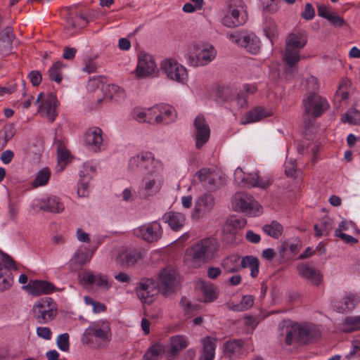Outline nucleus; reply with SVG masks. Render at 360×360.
Returning <instances> with one entry per match:
<instances>
[{
    "instance_id": "obj_5",
    "label": "nucleus",
    "mask_w": 360,
    "mask_h": 360,
    "mask_svg": "<svg viewBox=\"0 0 360 360\" xmlns=\"http://www.w3.org/2000/svg\"><path fill=\"white\" fill-rule=\"evenodd\" d=\"M58 308L55 301L49 297L38 300L33 305L32 313L37 323H48L56 316Z\"/></svg>"
},
{
    "instance_id": "obj_48",
    "label": "nucleus",
    "mask_w": 360,
    "mask_h": 360,
    "mask_svg": "<svg viewBox=\"0 0 360 360\" xmlns=\"http://www.w3.org/2000/svg\"><path fill=\"white\" fill-rule=\"evenodd\" d=\"M332 229V224L330 219H323L320 224L314 225V231L317 237L327 236Z\"/></svg>"
},
{
    "instance_id": "obj_26",
    "label": "nucleus",
    "mask_w": 360,
    "mask_h": 360,
    "mask_svg": "<svg viewBox=\"0 0 360 360\" xmlns=\"http://www.w3.org/2000/svg\"><path fill=\"white\" fill-rule=\"evenodd\" d=\"M301 50L288 46L285 44V50L283 55V60L288 69L295 68L302 57Z\"/></svg>"
},
{
    "instance_id": "obj_45",
    "label": "nucleus",
    "mask_w": 360,
    "mask_h": 360,
    "mask_svg": "<svg viewBox=\"0 0 360 360\" xmlns=\"http://www.w3.org/2000/svg\"><path fill=\"white\" fill-rule=\"evenodd\" d=\"M341 121L343 123L358 125L360 124V112L356 108H350L342 115Z\"/></svg>"
},
{
    "instance_id": "obj_17",
    "label": "nucleus",
    "mask_w": 360,
    "mask_h": 360,
    "mask_svg": "<svg viewBox=\"0 0 360 360\" xmlns=\"http://www.w3.org/2000/svg\"><path fill=\"white\" fill-rule=\"evenodd\" d=\"M31 207L34 210L54 213L62 212L65 209L63 203L54 195L46 198H36L32 201Z\"/></svg>"
},
{
    "instance_id": "obj_42",
    "label": "nucleus",
    "mask_w": 360,
    "mask_h": 360,
    "mask_svg": "<svg viewBox=\"0 0 360 360\" xmlns=\"http://www.w3.org/2000/svg\"><path fill=\"white\" fill-rule=\"evenodd\" d=\"M300 250L299 242L292 243L285 241L282 243L280 252L283 257L290 258L295 256Z\"/></svg>"
},
{
    "instance_id": "obj_53",
    "label": "nucleus",
    "mask_w": 360,
    "mask_h": 360,
    "mask_svg": "<svg viewBox=\"0 0 360 360\" xmlns=\"http://www.w3.org/2000/svg\"><path fill=\"white\" fill-rule=\"evenodd\" d=\"M84 302L86 305L92 306L93 312L95 314H98L106 310V306L103 303L96 302L89 296H84Z\"/></svg>"
},
{
    "instance_id": "obj_37",
    "label": "nucleus",
    "mask_w": 360,
    "mask_h": 360,
    "mask_svg": "<svg viewBox=\"0 0 360 360\" xmlns=\"http://www.w3.org/2000/svg\"><path fill=\"white\" fill-rule=\"evenodd\" d=\"M139 258L136 252L129 250H122L116 258L117 262L124 266H130L134 265Z\"/></svg>"
},
{
    "instance_id": "obj_19",
    "label": "nucleus",
    "mask_w": 360,
    "mask_h": 360,
    "mask_svg": "<svg viewBox=\"0 0 360 360\" xmlns=\"http://www.w3.org/2000/svg\"><path fill=\"white\" fill-rule=\"evenodd\" d=\"M27 292L32 296L49 295L53 292L56 286L51 282L43 280H31L23 287Z\"/></svg>"
},
{
    "instance_id": "obj_38",
    "label": "nucleus",
    "mask_w": 360,
    "mask_h": 360,
    "mask_svg": "<svg viewBox=\"0 0 360 360\" xmlns=\"http://www.w3.org/2000/svg\"><path fill=\"white\" fill-rule=\"evenodd\" d=\"M259 262L257 257L252 256H245L241 259L240 266L242 268H249L250 269V275L252 278H255L259 274Z\"/></svg>"
},
{
    "instance_id": "obj_21",
    "label": "nucleus",
    "mask_w": 360,
    "mask_h": 360,
    "mask_svg": "<svg viewBox=\"0 0 360 360\" xmlns=\"http://www.w3.org/2000/svg\"><path fill=\"white\" fill-rule=\"evenodd\" d=\"M189 345L188 338L181 335H176L169 338V348L165 356L167 360H174L179 353Z\"/></svg>"
},
{
    "instance_id": "obj_40",
    "label": "nucleus",
    "mask_w": 360,
    "mask_h": 360,
    "mask_svg": "<svg viewBox=\"0 0 360 360\" xmlns=\"http://www.w3.org/2000/svg\"><path fill=\"white\" fill-rule=\"evenodd\" d=\"M357 304V300L354 295H349L344 297L339 302L337 307L338 311L345 313L350 311L354 309Z\"/></svg>"
},
{
    "instance_id": "obj_8",
    "label": "nucleus",
    "mask_w": 360,
    "mask_h": 360,
    "mask_svg": "<svg viewBox=\"0 0 360 360\" xmlns=\"http://www.w3.org/2000/svg\"><path fill=\"white\" fill-rule=\"evenodd\" d=\"M160 67L168 79L182 84L188 81L186 68L177 60L165 58L162 61Z\"/></svg>"
},
{
    "instance_id": "obj_55",
    "label": "nucleus",
    "mask_w": 360,
    "mask_h": 360,
    "mask_svg": "<svg viewBox=\"0 0 360 360\" xmlns=\"http://www.w3.org/2000/svg\"><path fill=\"white\" fill-rule=\"evenodd\" d=\"M89 181L86 178H81L78 184L77 195L79 197L84 198L89 195Z\"/></svg>"
},
{
    "instance_id": "obj_60",
    "label": "nucleus",
    "mask_w": 360,
    "mask_h": 360,
    "mask_svg": "<svg viewBox=\"0 0 360 360\" xmlns=\"http://www.w3.org/2000/svg\"><path fill=\"white\" fill-rule=\"evenodd\" d=\"M12 127L5 129L4 133L0 132V150L6 146L8 141L13 136Z\"/></svg>"
},
{
    "instance_id": "obj_44",
    "label": "nucleus",
    "mask_w": 360,
    "mask_h": 360,
    "mask_svg": "<svg viewBox=\"0 0 360 360\" xmlns=\"http://www.w3.org/2000/svg\"><path fill=\"white\" fill-rule=\"evenodd\" d=\"M51 177V172L47 167L40 169L36 174V177L32 182V187L37 188L47 184Z\"/></svg>"
},
{
    "instance_id": "obj_6",
    "label": "nucleus",
    "mask_w": 360,
    "mask_h": 360,
    "mask_svg": "<svg viewBox=\"0 0 360 360\" xmlns=\"http://www.w3.org/2000/svg\"><path fill=\"white\" fill-rule=\"evenodd\" d=\"M247 19L248 15L243 0H230L226 14L223 17L221 22L228 27H235L245 24Z\"/></svg>"
},
{
    "instance_id": "obj_3",
    "label": "nucleus",
    "mask_w": 360,
    "mask_h": 360,
    "mask_svg": "<svg viewBox=\"0 0 360 360\" xmlns=\"http://www.w3.org/2000/svg\"><path fill=\"white\" fill-rule=\"evenodd\" d=\"M112 333L110 323L98 320L91 323L82 335V342L87 345L104 347L111 340Z\"/></svg>"
},
{
    "instance_id": "obj_25",
    "label": "nucleus",
    "mask_w": 360,
    "mask_h": 360,
    "mask_svg": "<svg viewBox=\"0 0 360 360\" xmlns=\"http://www.w3.org/2000/svg\"><path fill=\"white\" fill-rule=\"evenodd\" d=\"M308 37L307 34L303 31H297L291 32L286 37L285 44L288 46L302 50L307 45Z\"/></svg>"
},
{
    "instance_id": "obj_18",
    "label": "nucleus",
    "mask_w": 360,
    "mask_h": 360,
    "mask_svg": "<svg viewBox=\"0 0 360 360\" xmlns=\"http://www.w3.org/2000/svg\"><path fill=\"white\" fill-rule=\"evenodd\" d=\"M235 180L238 183H243V186L247 187H259L265 188L269 186L268 181H262L259 179L257 172L250 173L245 175L241 168L238 167L234 173Z\"/></svg>"
},
{
    "instance_id": "obj_57",
    "label": "nucleus",
    "mask_w": 360,
    "mask_h": 360,
    "mask_svg": "<svg viewBox=\"0 0 360 360\" xmlns=\"http://www.w3.org/2000/svg\"><path fill=\"white\" fill-rule=\"evenodd\" d=\"M263 11L266 13H274L279 10L277 0H259Z\"/></svg>"
},
{
    "instance_id": "obj_30",
    "label": "nucleus",
    "mask_w": 360,
    "mask_h": 360,
    "mask_svg": "<svg viewBox=\"0 0 360 360\" xmlns=\"http://www.w3.org/2000/svg\"><path fill=\"white\" fill-rule=\"evenodd\" d=\"M91 257L88 253L77 250L69 261V267L72 271H77L82 269V266L89 262Z\"/></svg>"
},
{
    "instance_id": "obj_24",
    "label": "nucleus",
    "mask_w": 360,
    "mask_h": 360,
    "mask_svg": "<svg viewBox=\"0 0 360 360\" xmlns=\"http://www.w3.org/2000/svg\"><path fill=\"white\" fill-rule=\"evenodd\" d=\"M298 342L306 344L315 338L319 331L313 324H300L297 323Z\"/></svg>"
},
{
    "instance_id": "obj_1",
    "label": "nucleus",
    "mask_w": 360,
    "mask_h": 360,
    "mask_svg": "<svg viewBox=\"0 0 360 360\" xmlns=\"http://www.w3.org/2000/svg\"><path fill=\"white\" fill-rule=\"evenodd\" d=\"M128 167L133 172H139L145 175L139 193L144 196H153L162 188L163 184V162L155 159L148 151H142L132 156L129 160Z\"/></svg>"
},
{
    "instance_id": "obj_62",
    "label": "nucleus",
    "mask_w": 360,
    "mask_h": 360,
    "mask_svg": "<svg viewBox=\"0 0 360 360\" xmlns=\"http://www.w3.org/2000/svg\"><path fill=\"white\" fill-rule=\"evenodd\" d=\"M37 335L46 340H49L52 337V332L49 327L39 326L36 330Z\"/></svg>"
},
{
    "instance_id": "obj_9",
    "label": "nucleus",
    "mask_w": 360,
    "mask_h": 360,
    "mask_svg": "<svg viewBox=\"0 0 360 360\" xmlns=\"http://www.w3.org/2000/svg\"><path fill=\"white\" fill-rule=\"evenodd\" d=\"M158 68L153 57L146 52L138 54L136 67L134 71L137 79H142L150 76H156Z\"/></svg>"
},
{
    "instance_id": "obj_49",
    "label": "nucleus",
    "mask_w": 360,
    "mask_h": 360,
    "mask_svg": "<svg viewBox=\"0 0 360 360\" xmlns=\"http://www.w3.org/2000/svg\"><path fill=\"white\" fill-rule=\"evenodd\" d=\"M63 63L60 61L54 63L49 70L50 79L57 83L62 80L61 68Z\"/></svg>"
},
{
    "instance_id": "obj_34",
    "label": "nucleus",
    "mask_w": 360,
    "mask_h": 360,
    "mask_svg": "<svg viewBox=\"0 0 360 360\" xmlns=\"http://www.w3.org/2000/svg\"><path fill=\"white\" fill-rule=\"evenodd\" d=\"M200 288L203 295L205 302H212L217 299L218 293L214 284L205 281H201Z\"/></svg>"
},
{
    "instance_id": "obj_32",
    "label": "nucleus",
    "mask_w": 360,
    "mask_h": 360,
    "mask_svg": "<svg viewBox=\"0 0 360 360\" xmlns=\"http://www.w3.org/2000/svg\"><path fill=\"white\" fill-rule=\"evenodd\" d=\"M240 257L238 255H230L221 261V267L226 273H234L241 269Z\"/></svg>"
},
{
    "instance_id": "obj_39",
    "label": "nucleus",
    "mask_w": 360,
    "mask_h": 360,
    "mask_svg": "<svg viewBox=\"0 0 360 360\" xmlns=\"http://www.w3.org/2000/svg\"><path fill=\"white\" fill-rule=\"evenodd\" d=\"M13 276L11 271L0 263V291L10 288L13 284Z\"/></svg>"
},
{
    "instance_id": "obj_33",
    "label": "nucleus",
    "mask_w": 360,
    "mask_h": 360,
    "mask_svg": "<svg viewBox=\"0 0 360 360\" xmlns=\"http://www.w3.org/2000/svg\"><path fill=\"white\" fill-rule=\"evenodd\" d=\"M157 105L158 112L160 114V124H169L175 120L176 111L172 106L166 104Z\"/></svg>"
},
{
    "instance_id": "obj_43",
    "label": "nucleus",
    "mask_w": 360,
    "mask_h": 360,
    "mask_svg": "<svg viewBox=\"0 0 360 360\" xmlns=\"http://www.w3.org/2000/svg\"><path fill=\"white\" fill-rule=\"evenodd\" d=\"M165 351V346L156 342L150 346L143 355L144 360H158Z\"/></svg>"
},
{
    "instance_id": "obj_15",
    "label": "nucleus",
    "mask_w": 360,
    "mask_h": 360,
    "mask_svg": "<svg viewBox=\"0 0 360 360\" xmlns=\"http://www.w3.org/2000/svg\"><path fill=\"white\" fill-rule=\"evenodd\" d=\"M195 146L201 148L210 137V128L202 115H198L193 121Z\"/></svg>"
},
{
    "instance_id": "obj_64",
    "label": "nucleus",
    "mask_w": 360,
    "mask_h": 360,
    "mask_svg": "<svg viewBox=\"0 0 360 360\" xmlns=\"http://www.w3.org/2000/svg\"><path fill=\"white\" fill-rule=\"evenodd\" d=\"M28 78L33 86H39L41 82V75L37 70H32L28 74Z\"/></svg>"
},
{
    "instance_id": "obj_56",
    "label": "nucleus",
    "mask_w": 360,
    "mask_h": 360,
    "mask_svg": "<svg viewBox=\"0 0 360 360\" xmlns=\"http://www.w3.org/2000/svg\"><path fill=\"white\" fill-rule=\"evenodd\" d=\"M70 335L68 333L59 335L56 340V344L59 349L63 352H68L70 349Z\"/></svg>"
},
{
    "instance_id": "obj_31",
    "label": "nucleus",
    "mask_w": 360,
    "mask_h": 360,
    "mask_svg": "<svg viewBox=\"0 0 360 360\" xmlns=\"http://www.w3.org/2000/svg\"><path fill=\"white\" fill-rule=\"evenodd\" d=\"M241 45L250 53L256 54L259 51L261 42L255 34L251 33L243 37Z\"/></svg>"
},
{
    "instance_id": "obj_46",
    "label": "nucleus",
    "mask_w": 360,
    "mask_h": 360,
    "mask_svg": "<svg viewBox=\"0 0 360 360\" xmlns=\"http://www.w3.org/2000/svg\"><path fill=\"white\" fill-rule=\"evenodd\" d=\"M214 205V199L212 195L205 194L200 196L197 201L198 210L204 212L211 210Z\"/></svg>"
},
{
    "instance_id": "obj_63",
    "label": "nucleus",
    "mask_w": 360,
    "mask_h": 360,
    "mask_svg": "<svg viewBox=\"0 0 360 360\" xmlns=\"http://www.w3.org/2000/svg\"><path fill=\"white\" fill-rule=\"evenodd\" d=\"M2 262L4 264L3 266H6L8 269L11 271V269H17V266L13 259L8 255L6 253L1 254Z\"/></svg>"
},
{
    "instance_id": "obj_23",
    "label": "nucleus",
    "mask_w": 360,
    "mask_h": 360,
    "mask_svg": "<svg viewBox=\"0 0 360 360\" xmlns=\"http://www.w3.org/2000/svg\"><path fill=\"white\" fill-rule=\"evenodd\" d=\"M297 271L300 276L307 279L313 285H319L323 281V275L320 271L307 264L298 265Z\"/></svg>"
},
{
    "instance_id": "obj_27",
    "label": "nucleus",
    "mask_w": 360,
    "mask_h": 360,
    "mask_svg": "<svg viewBox=\"0 0 360 360\" xmlns=\"http://www.w3.org/2000/svg\"><path fill=\"white\" fill-rule=\"evenodd\" d=\"M243 341L240 340H228L224 344V353L230 359L238 358L243 352Z\"/></svg>"
},
{
    "instance_id": "obj_35",
    "label": "nucleus",
    "mask_w": 360,
    "mask_h": 360,
    "mask_svg": "<svg viewBox=\"0 0 360 360\" xmlns=\"http://www.w3.org/2000/svg\"><path fill=\"white\" fill-rule=\"evenodd\" d=\"M217 338L205 336L201 339L202 354L207 356H215V350L217 347Z\"/></svg>"
},
{
    "instance_id": "obj_28",
    "label": "nucleus",
    "mask_w": 360,
    "mask_h": 360,
    "mask_svg": "<svg viewBox=\"0 0 360 360\" xmlns=\"http://www.w3.org/2000/svg\"><path fill=\"white\" fill-rule=\"evenodd\" d=\"M162 219L172 230L176 231L183 227L186 221L185 216L177 212H168L164 214Z\"/></svg>"
},
{
    "instance_id": "obj_7",
    "label": "nucleus",
    "mask_w": 360,
    "mask_h": 360,
    "mask_svg": "<svg viewBox=\"0 0 360 360\" xmlns=\"http://www.w3.org/2000/svg\"><path fill=\"white\" fill-rule=\"evenodd\" d=\"M232 207L235 211L241 212L250 216H258L262 213V206L255 201L252 196L238 192L232 198Z\"/></svg>"
},
{
    "instance_id": "obj_61",
    "label": "nucleus",
    "mask_w": 360,
    "mask_h": 360,
    "mask_svg": "<svg viewBox=\"0 0 360 360\" xmlns=\"http://www.w3.org/2000/svg\"><path fill=\"white\" fill-rule=\"evenodd\" d=\"M243 311L250 309L254 304V297L252 295H246L242 297L240 302Z\"/></svg>"
},
{
    "instance_id": "obj_54",
    "label": "nucleus",
    "mask_w": 360,
    "mask_h": 360,
    "mask_svg": "<svg viewBox=\"0 0 360 360\" xmlns=\"http://www.w3.org/2000/svg\"><path fill=\"white\" fill-rule=\"evenodd\" d=\"M264 33L273 44L278 37V30L276 23L274 22H269L266 24L264 28Z\"/></svg>"
},
{
    "instance_id": "obj_11",
    "label": "nucleus",
    "mask_w": 360,
    "mask_h": 360,
    "mask_svg": "<svg viewBox=\"0 0 360 360\" xmlns=\"http://www.w3.org/2000/svg\"><path fill=\"white\" fill-rule=\"evenodd\" d=\"M136 292L142 303L152 304L159 292L157 283L150 278H142L139 283Z\"/></svg>"
},
{
    "instance_id": "obj_20",
    "label": "nucleus",
    "mask_w": 360,
    "mask_h": 360,
    "mask_svg": "<svg viewBox=\"0 0 360 360\" xmlns=\"http://www.w3.org/2000/svg\"><path fill=\"white\" fill-rule=\"evenodd\" d=\"M57 99L53 94H48L39 105V112L53 122L57 116Z\"/></svg>"
},
{
    "instance_id": "obj_10",
    "label": "nucleus",
    "mask_w": 360,
    "mask_h": 360,
    "mask_svg": "<svg viewBox=\"0 0 360 360\" xmlns=\"http://www.w3.org/2000/svg\"><path fill=\"white\" fill-rule=\"evenodd\" d=\"M303 106L308 117H319L328 108L329 104L326 98L311 94L303 100Z\"/></svg>"
},
{
    "instance_id": "obj_52",
    "label": "nucleus",
    "mask_w": 360,
    "mask_h": 360,
    "mask_svg": "<svg viewBox=\"0 0 360 360\" xmlns=\"http://www.w3.org/2000/svg\"><path fill=\"white\" fill-rule=\"evenodd\" d=\"M108 89L110 94V98L118 101L125 97L124 90L116 84H109Z\"/></svg>"
},
{
    "instance_id": "obj_4",
    "label": "nucleus",
    "mask_w": 360,
    "mask_h": 360,
    "mask_svg": "<svg viewBox=\"0 0 360 360\" xmlns=\"http://www.w3.org/2000/svg\"><path fill=\"white\" fill-rule=\"evenodd\" d=\"M217 56L214 47L209 44L195 43L186 53L188 64L193 67L205 66L211 63Z\"/></svg>"
},
{
    "instance_id": "obj_22",
    "label": "nucleus",
    "mask_w": 360,
    "mask_h": 360,
    "mask_svg": "<svg viewBox=\"0 0 360 360\" xmlns=\"http://www.w3.org/2000/svg\"><path fill=\"white\" fill-rule=\"evenodd\" d=\"M274 115V110L270 108L264 107H256L251 110L248 111L244 117L241 120L242 124H247L256 122H259L262 120L271 117Z\"/></svg>"
},
{
    "instance_id": "obj_12",
    "label": "nucleus",
    "mask_w": 360,
    "mask_h": 360,
    "mask_svg": "<svg viewBox=\"0 0 360 360\" xmlns=\"http://www.w3.org/2000/svg\"><path fill=\"white\" fill-rule=\"evenodd\" d=\"M134 234L148 243H153L161 238L162 229L160 223L154 221L134 229Z\"/></svg>"
},
{
    "instance_id": "obj_50",
    "label": "nucleus",
    "mask_w": 360,
    "mask_h": 360,
    "mask_svg": "<svg viewBox=\"0 0 360 360\" xmlns=\"http://www.w3.org/2000/svg\"><path fill=\"white\" fill-rule=\"evenodd\" d=\"M295 341L298 342L297 323L286 327V335L285 342L286 345H291Z\"/></svg>"
},
{
    "instance_id": "obj_13",
    "label": "nucleus",
    "mask_w": 360,
    "mask_h": 360,
    "mask_svg": "<svg viewBox=\"0 0 360 360\" xmlns=\"http://www.w3.org/2000/svg\"><path fill=\"white\" fill-rule=\"evenodd\" d=\"M79 282L84 286H96L103 290H108L112 286L106 275L91 271L84 272L80 277Z\"/></svg>"
},
{
    "instance_id": "obj_51",
    "label": "nucleus",
    "mask_w": 360,
    "mask_h": 360,
    "mask_svg": "<svg viewBox=\"0 0 360 360\" xmlns=\"http://www.w3.org/2000/svg\"><path fill=\"white\" fill-rule=\"evenodd\" d=\"M146 122L151 124H160V114L158 112V105L146 109Z\"/></svg>"
},
{
    "instance_id": "obj_59",
    "label": "nucleus",
    "mask_w": 360,
    "mask_h": 360,
    "mask_svg": "<svg viewBox=\"0 0 360 360\" xmlns=\"http://www.w3.org/2000/svg\"><path fill=\"white\" fill-rule=\"evenodd\" d=\"M1 39L3 42H5L8 46L11 45L15 38V34L13 33V30L7 27L4 29L0 33Z\"/></svg>"
},
{
    "instance_id": "obj_47",
    "label": "nucleus",
    "mask_w": 360,
    "mask_h": 360,
    "mask_svg": "<svg viewBox=\"0 0 360 360\" xmlns=\"http://www.w3.org/2000/svg\"><path fill=\"white\" fill-rule=\"evenodd\" d=\"M264 233L268 236L278 238L282 234L283 227L277 221H273L270 224L264 225L262 227Z\"/></svg>"
},
{
    "instance_id": "obj_2",
    "label": "nucleus",
    "mask_w": 360,
    "mask_h": 360,
    "mask_svg": "<svg viewBox=\"0 0 360 360\" xmlns=\"http://www.w3.org/2000/svg\"><path fill=\"white\" fill-rule=\"evenodd\" d=\"M219 244L214 238L201 239L188 248L184 253V264L190 269L200 268L218 256Z\"/></svg>"
},
{
    "instance_id": "obj_41",
    "label": "nucleus",
    "mask_w": 360,
    "mask_h": 360,
    "mask_svg": "<svg viewBox=\"0 0 360 360\" xmlns=\"http://www.w3.org/2000/svg\"><path fill=\"white\" fill-rule=\"evenodd\" d=\"M345 333H352L360 330V316H347L342 323Z\"/></svg>"
},
{
    "instance_id": "obj_14",
    "label": "nucleus",
    "mask_w": 360,
    "mask_h": 360,
    "mask_svg": "<svg viewBox=\"0 0 360 360\" xmlns=\"http://www.w3.org/2000/svg\"><path fill=\"white\" fill-rule=\"evenodd\" d=\"M158 278L159 285L165 296L174 291V287L179 281L178 273L171 266L162 269L158 274Z\"/></svg>"
},
{
    "instance_id": "obj_16",
    "label": "nucleus",
    "mask_w": 360,
    "mask_h": 360,
    "mask_svg": "<svg viewBox=\"0 0 360 360\" xmlns=\"http://www.w3.org/2000/svg\"><path fill=\"white\" fill-rule=\"evenodd\" d=\"M84 143L89 150L94 153L103 150L105 144L102 129L98 127L89 128L84 134Z\"/></svg>"
},
{
    "instance_id": "obj_29",
    "label": "nucleus",
    "mask_w": 360,
    "mask_h": 360,
    "mask_svg": "<svg viewBox=\"0 0 360 360\" xmlns=\"http://www.w3.org/2000/svg\"><path fill=\"white\" fill-rule=\"evenodd\" d=\"M86 24L87 21L84 17L76 14L68 19L65 29L69 35L72 36L76 34L79 29L86 26Z\"/></svg>"
},
{
    "instance_id": "obj_36",
    "label": "nucleus",
    "mask_w": 360,
    "mask_h": 360,
    "mask_svg": "<svg viewBox=\"0 0 360 360\" xmlns=\"http://www.w3.org/2000/svg\"><path fill=\"white\" fill-rule=\"evenodd\" d=\"M197 174L200 181L210 187L215 185L219 177L217 173L207 168L201 169Z\"/></svg>"
},
{
    "instance_id": "obj_58",
    "label": "nucleus",
    "mask_w": 360,
    "mask_h": 360,
    "mask_svg": "<svg viewBox=\"0 0 360 360\" xmlns=\"http://www.w3.org/2000/svg\"><path fill=\"white\" fill-rule=\"evenodd\" d=\"M96 173V167L89 162L84 163L82 169L79 172L81 178L91 179Z\"/></svg>"
}]
</instances>
